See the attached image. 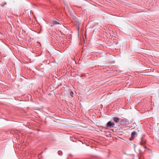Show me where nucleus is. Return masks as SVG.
Wrapping results in <instances>:
<instances>
[{
  "instance_id": "f257e3e1",
  "label": "nucleus",
  "mask_w": 159,
  "mask_h": 159,
  "mask_svg": "<svg viewBox=\"0 0 159 159\" xmlns=\"http://www.w3.org/2000/svg\"><path fill=\"white\" fill-rule=\"evenodd\" d=\"M115 124L113 122H111V121H109L107 123L106 127H109L110 128H112L114 126Z\"/></svg>"
},
{
  "instance_id": "f03ea898",
  "label": "nucleus",
  "mask_w": 159,
  "mask_h": 159,
  "mask_svg": "<svg viewBox=\"0 0 159 159\" xmlns=\"http://www.w3.org/2000/svg\"><path fill=\"white\" fill-rule=\"evenodd\" d=\"M58 21V20H57V21H52L51 23V26H53L54 25H58L60 24Z\"/></svg>"
},
{
  "instance_id": "7ed1b4c3",
  "label": "nucleus",
  "mask_w": 159,
  "mask_h": 159,
  "mask_svg": "<svg viewBox=\"0 0 159 159\" xmlns=\"http://www.w3.org/2000/svg\"><path fill=\"white\" fill-rule=\"evenodd\" d=\"M141 142L140 143V144L141 145H142L143 144H145L146 143V141H145V140L143 139V137H142L141 138Z\"/></svg>"
},
{
  "instance_id": "20e7f679",
  "label": "nucleus",
  "mask_w": 159,
  "mask_h": 159,
  "mask_svg": "<svg viewBox=\"0 0 159 159\" xmlns=\"http://www.w3.org/2000/svg\"><path fill=\"white\" fill-rule=\"evenodd\" d=\"M113 120L116 123L118 122L119 121V118L117 117H114Z\"/></svg>"
},
{
  "instance_id": "39448f33",
  "label": "nucleus",
  "mask_w": 159,
  "mask_h": 159,
  "mask_svg": "<svg viewBox=\"0 0 159 159\" xmlns=\"http://www.w3.org/2000/svg\"><path fill=\"white\" fill-rule=\"evenodd\" d=\"M139 154L140 155V157H142L143 156V153L140 150H139Z\"/></svg>"
},
{
  "instance_id": "423d86ee",
  "label": "nucleus",
  "mask_w": 159,
  "mask_h": 159,
  "mask_svg": "<svg viewBox=\"0 0 159 159\" xmlns=\"http://www.w3.org/2000/svg\"><path fill=\"white\" fill-rule=\"evenodd\" d=\"M136 134V132L135 131H134L131 133V136L134 137V135Z\"/></svg>"
},
{
  "instance_id": "0eeeda50",
  "label": "nucleus",
  "mask_w": 159,
  "mask_h": 159,
  "mask_svg": "<svg viewBox=\"0 0 159 159\" xmlns=\"http://www.w3.org/2000/svg\"><path fill=\"white\" fill-rule=\"evenodd\" d=\"M63 2H64V4L65 5V6L67 7H68V5L67 4V2L65 1H64Z\"/></svg>"
},
{
  "instance_id": "6e6552de",
  "label": "nucleus",
  "mask_w": 159,
  "mask_h": 159,
  "mask_svg": "<svg viewBox=\"0 0 159 159\" xmlns=\"http://www.w3.org/2000/svg\"><path fill=\"white\" fill-rule=\"evenodd\" d=\"M134 138V137L131 136V138L129 139V140L131 141L133 140Z\"/></svg>"
},
{
  "instance_id": "1a4fd4ad",
  "label": "nucleus",
  "mask_w": 159,
  "mask_h": 159,
  "mask_svg": "<svg viewBox=\"0 0 159 159\" xmlns=\"http://www.w3.org/2000/svg\"><path fill=\"white\" fill-rule=\"evenodd\" d=\"M7 4V2H5L3 4V3L1 5V6L2 7H4V6L5 5H6Z\"/></svg>"
},
{
  "instance_id": "9d476101",
  "label": "nucleus",
  "mask_w": 159,
  "mask_h": 159,
  "mask_svg": "<svg viewBox=\"0 0 159 159\" xmlns=\"http://www.w3.org/2000/svg\"><path fill=\"white\" fill-rule=\"evenodd\" d=\"M73 94H74V93H73L72 92H71L70 93V95L73 97Z\"/></svg>"
},
{
  "instance_id": "9b49d317",
  "label": "nucleus",
  "mask_w": 159,
  "mask_h": 159,
  "mask_svg": "<svg viewBox=\"0 0 159 159\" xmlns=\"http://www.w3.org/2000/svg\"><path fill=\"white\" fill-rule=\"evenodd\" d=\"M144 148H147V147L146 146H145L144 147Z\"/></svg>"
},
{
  "instance_id": "f8f14e48",
  "label": "nucleus",
  "mask_w": 159,
  "mask_h": 159,
  "mask_svg": "<svg viewBox=\"0 0 159 159\" xmlns=\"http://www.w3.org/2000/svg\"><path fill=\"white\" fill-rule=\"evenodd\" d=\"M69 155L71 156V154H69Z\"/></svg>"
}]
</instances>
